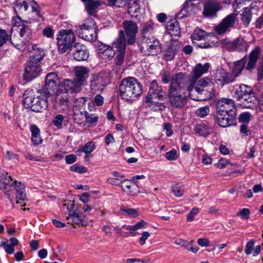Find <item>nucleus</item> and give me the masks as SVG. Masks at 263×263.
<instances>
[{
	"label": "nucleus",
	"mask_w": 263,
	"mask_h": 263,
	"mask_svg": "<svg viewBox=\"0 0 263 263\" xmlns=\"http://www.w3.org/2000/svg\"><path fill=\"white\" fill-rule=\"evenodd\" d=\"M185 74L179 72L172 77L168 91L169 103L174 108H181L187 102V95L184 85Z\"/></svg>",
	"instance_id": "obj_1"
},
{
	"label": "nucleus",
	"mask_w": 263,
	"mask_h": 263,
	"mask_svg": "<svg viewBox=\"0 0 263 263\" xmlns=\"http://www.w3.org/2000/svg\"><path fill=\"white\" fill-rule=\"evenodd\" d=\"M214 84L209 78H204L200 79L197 83L194 82L192 84V80H190L186 87V90L189 91L190 98L195 101L201 100L202 99L198 95L203 92L210 97L214 93Z\"/></svg>",
	"instance_id": "obj_2"
},
{
	"label": "nucleus",
	"mask_w": 263,
	"mask_h": 263,
	"mask_svg": "<svg viewBox=\"0 0 263 263\" xmlns=\"http://www.w3.org/2000/svg\"><path fill=\"white\" fill-rule=\"evenodd\" d=\"M142 92L141 84L134 77H129L123 79L119 85L120 96L126 101L135 100Z\"/></svg>",
	"instance_id": "obj_3"
},
{
	"label": "nucleus",
	"mask_w": 263,
	"mask_h": 263,
	"mask_svg": "<svg viewBox=\"0 0 263 263\" xmlns=\"http://www.w3.org/2000/svg\"><path fill=\"white\" fill-rule=\"evenodd\" d=\"M45 98L35 97L32 90H27L23 95V103L26 108H30L35 112H41L48 106L47 98Z\"/></svg>",
	"instance_id": "obj_4"
},
{
	"label": "nucleus",
	"mask_w": 263,
	"mask_h": 263,
	"mask_svg": "<svg viewBox=\"0 0 263 263\" xmlns=\"http://www.w3.org/2000/svg\"><path fill=\"white\" fill-rule=\"evenodd\" d=\"M57 40L58 50L63 53L76 44V37L72 30L63 29L59 32Z\"/></svg>",
	"instance_id": "obj_5"
},
{
	"label": "nucleus",
	"mask_w": 263,
	"mask_h": 263,
	"mask_svg": "<svg viewBox=\"0 0 263 263\" xmlns=\"http://www.w3.org/2000/svg\"><path fill=\"white\" fill-rule=\"evenodd\" d=\"M74 80H64V85L69 88H72L74 91H80L81 86L88 77L89 69L85 66H77L74 68Z\"/></svg>",
	"instance_id": "obj_6"
},
{
	"label": "nucleus",
	"mask_w": 263,
	"mask_h": 263,
	"mask_svg": "<svg viewBox=\"0 0 263 263\" xmlns=\"http://www.w3.org/2000/svg\"><path fill=\"white\" fill-rule=\"evenodd\" d=\"M231 92L234 98L242 103L252 102L251 95L253 90L250 86L243 84H236L232 87Z\"/></svg>",
	"instance_id": "obj_7"
},
{
	"label": "nucleus",
	"mask_w": 263,
	"mask_h": 263,
	"mask_svg": "<svg viewBox=\"0 0 263 263\" xmlns=\"http://www.w3.org/2000/svg\"><path fill=\"white\" fill-rule=\"evenodd\" d=\"M140 50L145 55H156L161 51L160 42L154 36L142 39L140 45Z\"/></svg>",
	"instance_id": "obj_8"
},
{
	"label": "nucleus",
	"mask_w": 263,
	"mask_h": 263,
	"mask_svg": "<svg viewBox=\"0 0 263 263\" xmlns=\"http://www.w3.org/2000/svg\"><path fill=\"white\" fill-rule=\"evenodd\" d=\"M84 26H87L88 29H76V32L79 36L88 41H95L97 38V32L94 20L92 18H87L85 20Z\"/></svg>",
	"instance_id": "obj_9"
},
{
	"label": "nucleus",
	"mask_w": 263,
	"mask_h": 263,
	"mask_svg": "<svg viewBox=\"0 0 263 263\" xmlns=\"http://www.w3.org/2000/svg\"><path fill=\"white\" fill-rule=\"evenodd\" d=\"M61 82H60L59 78L55 72H50L48 73L45 79V84L43 88L42 96L43 97L48 98L54 94L55 90Z\"/></svg>",
	"instance_id": "obj_10"
},
{
	"label": "nucleus",
	"mask_w": 263,
	"mask_h": 263,
	"mask_svg": "<svg viewBox=\"0 0 263 263\" xmlns=\"http://www.w3.org/2000/svg\"><path fill=\"white\" fill-rule=\"evenodd\" d=\"M220 42L222 47L229 51H247L249 47V43L240 36L232 41H230L228 39H224Z\"/></svg>",
	"instance_id": "obj_11"
},
{
	"label": "nucleus",
	"mask_w": 263,
	"mask_h": 263,
	"mask_svg": "<svg viewBox=\"0 0 263 263\" xmlns=\"http://www.w3.org/2000/svg\"><path fill=\"white\" fill-rule=\"evenodd\" d=\"M238 22L237 14L232 13L224 17L221 23L215 27V31L218 34H221L234 27Z\"/></svg>",
	"instance_id": "obj_12"
},
{
	"label": "nucleus",
	"mask_w": 263,
	"mask_h": 263,
	"mask_svg": "<svg viewBox=\"0 0 263 263\" xmlns=\"http://www.w3.org/2000/svg\"><path fill=\"white\" fill-rule=\"evenodd\" d=\"M195 2L197 1L196 0H186L182 6L178 14V18H183L184 17L197 14L200 10V8L199 3H195Z\"/></svg>",
	"instance_id": "obj_13"
},
{
	"label": "nucleus",
	"mask_w": 263,
	"mask_h": 263,
	"mask_svg": "<svg viewBox=\"0 0 263 263\" xmlns=\"http://www.w3.org/2000/svg\"><path fill=\"white\" fill-rule=\"evenodd\" d=\"M206 32L201 29L196 28L192 35L193 42L197 44V46L201 48H210L214 47L215 44L213 42L206 41Z\"/></svg>",
	"instance_id": "obj_14"
},
{
	"label": "nucleus",
	"mask_w": 263,
	"mask_h": 263,
	"mask_svg": "<svg viewBox=\"0 0 263 263\" xmlns=\"http://www.w3.org/2000/svg\"><path fill=\"white\" fill-rule=\"evenodd\" d=\"M124 33L126 34V42L133 45L136 42V36L138 32V26L136 22L132 21H124L122 23Z\"/></svg>",
	"instance_id": "obj_15"
},
{
	"label": "nucleus",
	"mask_w": 263,
	"mask_h": 263,
	"mask_svg": "<svg viewBox=\"0 0 263 263\" xmlns=\"http://www.w3.org/2000/svg\"><path fill=\"white\" fill-rule=\"evenodd\" d=\"M78 92V91H74L70 87H68L64 85V80L61 82V85H59V88H58L55 98V101L58 105H66L69 101L68 93Z\"/></svg>",
	"instance_id": "obj_16"
},
{
	"label": "nucleus",
	"mask_w": 263,
	"mask_h": 263,
	"mask_svg": "<svg viewBox=\"0 0 263 263\" xmlns=\"http://www.w3.org/2000/svg\"><path fill=\"white\" fill-rule=\"evenodd\" d=\"M110 81L109 73L101 72L93 77L91 81L90 87L95 92L101 91L103 87L106 86Z\"/></svg>",
	"instance_id": "obj_17"
},
{
	"label": "nucleus",
	"mask_w": 263,
	"mask_h": 263,
	"mask_svg": "<svg viewBox=\"0 0 263 263\" xmlns=\"http://www.w3.org/2000/svg\"><path fill=\"white\" fill-rule=\"evenodd\" d=\"M41 72V68L40 63L28 61L25 68L24 79L27 81H31L39 76Z\"/></svg>",
	"instance_id": "obj_18"
},
{
	"label": "nucleus",
	"mask_w": 263,
	"mask_h": 263,
	"mask_svg": "<svg viewBox=\"0 0 263 263\" xmlns=\"http://www.w3.org/2000/svg\"><path fill=\"white\" fill-rule=\"evenodd\" d=\"M217 112L236 114L235 102L232 99L222 98L218 100L216 105Z\"/></svg>",
	"instance_id": "obj_19"
},
{
	"label": "nucleus",
	"mask_w": 263,
	"mask_h": 263,
	"mask_svg": "<svg viewBox=\"0 0 263 263\" xmlns=\"http://www.w3.org/2000/svg\"><path fill=\"white\" fill-rule=\"evenodd\" d=\"M17 181L13 180L7 174L0 176V189L11 200L10 192L13 191V187Z\"/></svg>",
	"instance_id": "obj_20"
},
{
	"label": "nucleus",
	"mask_w": 263,
	"mask_h": 263,
	"mask_svg": "<svg viewBox=\"0 0 263 263\" xmlns=\"http://www.w3.org/2000/svg\"><path fill=\"white\" fill-rule=\"evenodd\" d=\"M74 49L72 52L73 59L78 61H86L89 56V52L87 47L79 43H76L74 45Z\"/></svg>",
	"instance_id": "obj_21"
},
{
	"label": "nucleus",
	"mask_w": 263,
	"mask_h": 263,
	"mask_svg": "<svg viewBox=\"0 0 263 263\" xmlns=\"http://www.w3.org/2000/svg\"><path fill=\"white\" fill-rule=\"evenodd\" d=\"M210 68V64L206 63L202 65L201 63L195 65L192 70V76L190 80H192V84L194 82H197V80L201 77L203 74L208 72Z\"/></svg>",
	"instance_id": "obj_22"
},
{
	"label": "nucleus",
	"mask_w": 263,
	"mask_h": 263,
	"mask_svg": "<svg viewBox=\"0 0 263 263\" xmlns=\"http://www.w3.org/2000/svg\"><path fill=\"white\" fill-rule=\"evenodd\" d=\"M235 116L236 114L217 112V123L220 126L222 127L229 126L234 124Z\"/></svg>",
	"instance_id": "obj_23"
},
{
	"label": "nucleus",
	"mask_w": 263,
	"mask_h": 263,
	"mask_svg": "<svg viewBox=\"0 0 263 263\" xmlns=\"http://www.w3.org/2000/svg\"><path fill=\"white\" fill-rule=\"evenodd\" d=\"M111 47L115 50V52L125 53L126 39L122 30L119 31L118 37L112 43Z\"/></svg>",
	"instance_id": "obj_24"
},
{
	"label": "nucleus",
	"mask_w": 263,
	"mask_h": 263,
	"mask_svg": "<svg viewBox=\"0 0 263 263\" xmlns=\"http://www.w3.org/2000/svg\"><path fill=\"white\" fill-rule=\"evenodd\" d=\"M216 81L220 82L221 85L234 82V78L224 69L220 68L217 70L214 74Z\"/></svg>",
	"instance_id": "obj_25"
},
{
	"label": "nucleus",
	"mask_w": 263,
	"mask_h": 263,
	"mask_svg": "<svg viewBox=\"0 0 263 263\" xmlns=\"http://www.w3.org/2000/svg\"><path fill=\"white\" fill-rule=\"evenodd\" d=\"M13 27H16L20 32L21 37H23L26 33H30L27 23L23 21L21 17L16 16L13 19Z\"/></svg>",
	"instance_id": "obj_26"
},
{
	"label": "nucleus",
	"mask_w": 263,
	"mask_h": 263,
	"mask_svg": "<svg viewBox=\"0 0 263 263\" xmlns=\"http://www.w3.org/2000/svg\"><path fill=\"white\" fill-rule=\"evenodd\" d=\"M66 219L68 220V223L72 225L84 226L86 222L84 220L83 214L82 213L77 212L76 211L69 213L68 216L66 217Z\"/></svg>",
	"instance_id": "obj_27"
},
{
	"label": "nucleus",
	"mask_w": 263,
	"mask_h": 263,
	"mask_svg": "<svg viewBox=\"0 0 263 263\" xmlns=\"http://www.w3.org/2000/svg\"><path fill=\"white\" fill-rule=\"evenodd\" d=\"M149 96H153L155 98L161 100L164 96V91L161 86H159L156 81H153L150 84Z\"/></svg>",
	"instance_id": "obj_28"
},
{
	"label": "nucleus",
	"mask_w": 263,
	"mask_h": 263,
	"mask_svg": "<svg viewBox=\"0 0 263 263\" xmlns=\"http://www.w3.org/2000/svg\"><path fill=\"white\" fill-rule=\"evenodd\" d=\"M45 55V52L43 49L39 48L37 46H32V50L30 52V60L32 62H37L40 64L41 61L43 59Z\"/></svg>",
	"instance_id": "obj_29"
},
{
	"label": "nucleus",
	"mask_w": 263,
	"mask_h": 263,
	"mask_svg": "<svg viewBox=\"0 0 263 263\" xmlns=\"http://www.w3.org/2000/svg\"><path fill=\"white\" fill-rule=\"evenodd\" d=\"M31 3H33V0H16L14 7L15 13L22 14L26 12Z\"/></svg>",
	"instance_id": "obj_30"
},
{
	"label": "nucleus",
	"mask_w": 263,
	"mask_h": 263,
	"mask_svg": "<svg viewBox=\"0 0 263 263\" xmlns=\"http://www.w3.org/2000/svg\"><path fill=\"white\" fill-rule=\"evenodd\" d=\"M193 243V240L187 241L186 240L180 238H175L174 241L175 245L184 247L187 250L195 253L198 251L199 248L198 247H192Z\"/></svg>",
	"instance_id": "obj_31"
},
{
	"label": "nucleus",
	"mask_w": 263,
	"mask_h": 263,
	"mask_svg": "<svg viewBox=\"0 0 263 263\" xmlns=\"http://www.w3.org/2000/svg\"><path fill=\"white\" fill-rule=\"evenodd\" d=\"M246 62L247 59L243 58L235 63L234 69L232 72L231 73V75L232 76V78H234V81H235V78L241 73L242 70L245 67Z\"/></svg>",
	"instance_id": "obj_32"
},
{
	"label": "nucleus",
	"mask_w": 263,
	"mask_h": 263,
	"mask_svg": "<svg viewBox=\"0 0 263 263\" xmlns=\"http://www.w3.org/2000/svg\"><path fill=\"white\" fill-rule=\"evenodd\" d=\"M218 11L216 4L212 2L205 3L203 14L207 17H212Z\"/></svg>",
	"instance_id": "obj_33"
},
{
	"label": "nucleus",
	"mask_w": 263,
	"mask_h": 263,
	"mask_svg": "<svg viewBox=\"0 0 263 263\" xmlns=\"http://www.w3.org/2000/svg\"><path fill=\"white\" fill-rule=\"evenodd\" d=\"M178 49V45L177 44H171L164 51L163 54L164 59L166 61H171L176 54Z\"/></svg>",
	"instance_id": "obj_34"
},
{
	"label": "nucleus",
	"mask_w": 263,
	"mask_h": 263,
	"mask_svg": "<svg viewBox=\"0 0 263 263\" xmlns=\"http://www.w3.org/2000/svg\"><path fill=\"white\" fill-rule=\"evenodd\" d=\"M154 23L151 21H149L143 24L141 31L142 39L151 37V35H150L154 32Z\"/></svg>",
	"instance_id": "obj_35"
},
{
	"label": "nucleus",
	"mask_w": 263,
	"mask_h": 263,
	"mask_svg": "<svg viewBox=\"0 0 263 263\" xmlns=\"http://www.w3.org/2000/svg\"><path fill=\"white\" fill-rule=\"evenodd\" d=\"M14 189L16 191V198L20 200H25L26 198V194L24 184L20 182L16 181L13 187Z\"/></svg>",
	"instance_id": "obj_36"
},
{
	"label": "nucleus",
	"mask_w": 263,
	"mask_h": 263,
	"mask_svg": "<svg viewBox=\"0 0 263 263\" xmlns=\"http://www.w3.org/2000/svg\"><path fill=\"white\" fill-rule=\"evenodd\" d=\"M166 30L171 36H179L180 35L181 31L177 21H174L166 25Z\"/></svg>",
	"instance_id": "obj_37"
},
{
	"label": "nucleus",
	"mask_w": 263,
	"mask_h": 263,
	"mask_svg": "<svg viewBox=\"0 0 263 263\" xmlns=\"http://www.w3.org/2000/svg\"><path fill=\"white\" fill-rule=\"evenodd\" d=\"M31 132V140L35 145L41 144L42 140L40 136L39 128L35 125H32L30 128Z\"/></svg>",
	"instance_id": "obj_38"
},
{
	"label": "nucleus",
	"mask_w": 263,
	"mask_h": 263,
	"mask_svg": "<svg viewBox=\"0 0 263 263\" xmlns=\"http://www.w3.org/2000/svg\"><path fill=\"white\" fill-rule=\"evenodd\" d=\"M112 174L113 177L108 178L107 180V183L112 185H120L123 180L122 179L124 178V176L117 171H114Z\"/></svg>",
	"instance_id": "obj_39"
},
{
	"label": "nucleus",
	"mask_w": 263,
	"mask_h": 263,
	"mask_svg": "<svg viewBox=\"0 0 263 263\" xmlns=\"http://www.w3.org/2000/svg\"><path fill=\"white\" fill-rule=\"evenodd\" d=\"M104 47L105 48L100 54L101 58L104 60H110L113 58L115 54V50L108 45H104Z\"/></svg>",
	"instance_id": "obj_40"
},
{
	"label": "nucleus",
	"mask_w": 263,
	"mask_h": 263,
	"mask_svg": "<svg viewBox=\"0 0 263 263\" xmlns=\"http://www.w3.org/2000/svg\"><path fill=\"white\" fill-rule=\"evenodd\" d=\"M252 19V13L251 9L248 7H246L241 13V21L242 23L248 26Z\"/></svg>",
	"instance_id": "obj_41"
},
{
	"label": "nucleus",
	"mask_w": 263,
	"mask_h": 263,
	"mask_svg": "<svg viewBox=\"0 0 263 263\" xmlns=\"http://www.w3.org/2000/svg\"><path fill=\"white\" fill-rule=\"evenodd\" d=\"M127 4L129 5L127 10L128 13L132 16H134L139 11L140 6L136 0H129Z\"/></svg>",
	"instance_id": "obj_42"
},
{
	"label": "nucleus",
	"mask_w": 263,
	"mask_h": 263,
	"mask_svg": "<svg viewBox=\"0 0 263 263\" xmlns=\"http://www.w3.org/2000/svg\"><path fill=\"white\" fill-rule=\"evenodd\" d=\"M99 6L98 2L88 0L86 4V9L89 14L93 15L96 13V10Z\"/></svg>",
	"instance_id": "obj_43"
},
{
	"label": "nucleus",
	"mask_w": 263,
	"mask_h": 263,
	"mask_svg": "<svg viewBox=\"0 0 263 263\" xmlns=\"http://www.w3.org/2000/svg\"><path fill=\"white\" fill-rule=\"evenodd\" d=\"M10 42L16 48L22 51H25L27 47L26 43L17 41L14 37L10 38Z\"/></svg>",
	"instance_id": "obj_44"
},
{
	"label": "nucleus",
	"mask_w": 263,
	"mask_h": 263,
	"mask_svg": "<svg viewBox=\"0 0 263 263\" xmlns=\"http://www.w3.org/2000/svg\"><path fill=\"white\" fill-rule=\"evenodd\" d=\"M209 127L204 123L197 124L195 128V132L200 136H204L208 132Z\"/></svg>",
	"instance_id": "obj_45"
},
{
	"label": "nucleus",
	"mask_w": 263,
	"mask_h": 263,
	"mask_svg": "<svg viewBox=\"0 0 263 263\" xmlns=\"http://www.w3.org/2000/svg\"><path fill=\"white\" fill-rule=\"evenodd\" d=\"M95 148V144L94 142L93 141H90L86 143L81 149H79V151L83 152L86 154H89L91 153Z\"/></svg>",
	"instance_id": "obj_46"
},
{
	"label": "nucleus",
	"mask_w": 263,
	"mask_h": 263,
	"mask_svg": "<svg viewBox=\"0 0 263 263\" xmlns=\"http://www.w3.org/2000/svg\"><path fill=\"white\" fill-rule=\"evenodd\" d=\"M109 5L117 7H123L126 6L129 0H108Z\"/></svg>",
	"instance_id": "obj_47"
},
{
	"label": "nucleus",
	"mask_w": 263,
	"mask_h": 263,
	"mask_svg": "<svg viewBox=\"0 0 263 263\" xmlns=\"http://www.w3.org/2000/svg\"><path fill=\"white\" fill-rule=\"evenodd\" d=\"M172 191L173 194L177 197H180L183 195L184 190L179 184L173 185L172 188Z\"/></svg>",
	"instance_id": "obj_48"
},
{
	"label": "nucleus",
	"mask_w": 263,
	"mask_h": 263,
	"mask_svg": "<svg viewBox=\"0 0 263 263\" xmlns=\"http://www.w3.org/2000/svg\"><path fill=\"white\" fill-rule=\"evenodd\" d=\"M9 39V36L6 31L0 28V47L5 44Z\"/></svg>",
	"instance_id": "obj_49"
},
{
	"label": "nucleus",
	"mask_w": 263,
	"mask_h": 263,
	"mask_svg": "<svg viewBox=\"0 0 263 263\" xmlns=\"http://www.w3.org/2000/svg\"><path fill=\"white\" fill-rule=\"evenodd\" d=\"M121 184V187L125 192L127 193H132V183L129 181V180H123Z\"/></svg>",
	"instance_id": "obj_50"
},
{
	"label": "nucleus",
	"mask_w": 263,
	"mask_h": 263,
	"mask_svg": "<svg viewBox=\"0 0 263 263\" xmlns=\"http://www.w3.org/2000/svg\"><path fill=\"white\" fill-rule=\"evenodd\" d=\"M70 170L72 172H77L80 174H83L87 172V168L79 165L78 164H75L70 167Z\"/></svg>",
	"instance_id": "obj_51"
},
{
	"label": "nucleus",
	"mask_w": 263,
	"mask_h": 263,
	"mask_svg": "<svg viewBox=\"0 0 263 263\" xmlns=\"http://www.w3.org/2000/svg\"><path fill=\"white\" fill-rule=\"evenodd\" d=\"M85 118L87 123L89 124L96 123L98 121V117L92 114H89L87 112H85Z\"/></svg>",
	"instance_id": "obj_52"
},
{
	"label": "nucleus",
	"mask_w": 263,
	"mask_h": 263,
	"mask_svg": "<svg viewBox=\"0 0 263 263\" xmlns=\"http://www.w3.org/2000/svg\"><path fill=\"white\" fill-rule=\"evenodd\" d=\"M210 108L208 106H205L198 108L196 110V114L198 117L203 118L209 114Z\"/></svg>",
	"instance_id": "obj_53"
},
{
	"label": "nucleus",
	"mask_w": 263,
	"mask_h": 263,
	"mask_svg": "<svg viewBox=\"0 0 263 263\" xmlns=\"http://www.w3.org/2000/svg\"><path fill=\"white\" fill-rule=\"evenodd\" d=\"M250 2H256V0H235L233 6L235 9H237Z\"/></svg>",
	"instance_id": "obj_54"
},
{
	"label": "nucleus",
	"mask_w": 263,
	"mask_h": 263,
	"mask_svg": "<svg viewBox=\"0 0 263 263\" xmlns=\"http://www.w3.org/2000/svg\"><path fill=\"white\" fill-rule=\"evenodd\" d=\"M42 33L44 36L49 39H52L54 36V31L51 27L48 26L43 30Z\"/></svg>",
	"instance_id": "obj_55"
},
{
	"label": "nucleus",
	"mask_w": 263,
	"mask_h": 263,
	"mask_svg": "<svg viewBox=\"0 0 263 263\" xmlns=\"http://www.w3.org/2000/svg\"><path fill=\"white\" fill-rule=\"evenodd\" d=\"M199 212V209L196 207L193 208L188 213L186 217L187 221H192L194 219V217L197 215Z\"/></svg>",
	"instance_id": "obj_56"
},
{
	"label": "nucleus",
	"mask_w": 263,
	"mask_h": 263,
	"mask_svg": "<svg viewBox=\"0 0 263 263\" xmlns=\"http://www.w3.org/2000/svg\"><path fill=\"white\" fill-rule=\"evenodd\" d=\"M64 119V117L63 115H58L53 119V123L57 127L60 128L62 127Z\"/></svg>",
	"instance_id": "obj_57"
},
{
	"label": "nucleus",
	"mask_w": 263,
	"mask_h": 263,
	"mask_svg": "<svg viewBox=\"0 0 263 263\" xmlns=\"http://www.w3.org/2000/svg\"><path fill=\"white\" fill-rule=\"evenodd\" d=\"M260 48L259 47H256L250 53L249 58L257 61L258 59L259 55L260 53Z\"/></svg>",
	"instance_id": "obj_58"
},
{
	"label": "nucleus",
	"mask_w": 263,
	"mask_h": 263,
	"mask_svg": "<svg viewBox=\"0 0 263 263\" xmlns=\"http://www.w3.org/2000/svg\"><path fill=\"white\" fill-rule=\"evenodd\" d=\"M250 214V211L248 209H242L237 213V216H240L242 219H247L249 218Z\"/></svg>",
	"instance_id": "obj_59"
},
{
	"label": "nucleus",
	"mask_w": 263,
	"mask_h": 263,
	"mask_svg": "<svg viewBox=\"0 0 263 263\" xmlns=\"http://www.w3.org/2000/svg\"><path fill=\"white\" fill-rule=\"evenodd\" d=\"M251 115L249 112L241 114L239 118V121L242 124L247 123L250 120Z\"/></svg>",
	"instance_id": "obj_60"
},
{
	"label": "nucleus",
	"mask_w": 263,
	"mask_h": 263,
	"mask_svg": "<svg viewBox=\"0 0 263 263\" xmlns=\"http://www.w3.org/2000/svg\"><path fill=\"white\" fill-rule=\"evenodd\" d=\"M165 157L169 160H175L178 158L177 152L175 149H172L170 152H168L165 154Z\"/></svg>",
	"instance_id": "obj_61"
},
{
	"label": "nucleus",
	"mask_w": 263,
	"mask_h": 263,
	"mask_svg": "<svg viewBox=\"0 0 263 263\" xmlns=\"http://www.w3.org/2000/svg\"><path fill=\"white\" fill-rule=\"evenodd\" d=\"M254 245V241L252 240H250L247 243L246 246V248L245 250V252L246 254L249 255L251 254L252 252L253 248Z\"/></svg>",
	"instance_id": "obj_62"
},
{
	"label": "nucleus",
	"mask_w": 263,
	"mask_h": 263,
	"mask_svg": "<svg viewBox=\"0 0 263 263\" xmlns=\"http://www.w3.org/2000/svg\"><path fill=\"white\" fill-rule=\"evenodd\" d=\"M172 127V126L170 123H165L163 125V129L166 131L165 134L167 137H170L173 134Z\"/></svg>",
	"instance_id": "obj_63"
},
{
	"label": "nucleus",
	"mask_w": 263,
	"mask_h": 263,
	"mask_svg": "<svg viewBox=\"0 0 263 263\" xmlns=\"http://www.w3.org/2000/svg\"><path fill=\"white\" fill-rule=\"evenodd\" d=\"M255 26L259 29L263 27V14L256 19L255 22Z\"/></svg>",
	"instance_id": "obj_64"
}]
</instances>
